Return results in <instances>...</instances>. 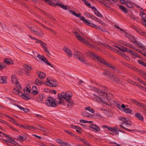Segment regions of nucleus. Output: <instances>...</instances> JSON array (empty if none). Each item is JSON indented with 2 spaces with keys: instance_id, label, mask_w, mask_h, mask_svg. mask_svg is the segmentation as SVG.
I'll return each mask as SVG.
<instances>
[{
  "instance_id": "obj_18",
  "label": "nucleus",
  "mask_w": 146,
  "mask_h": 146,
  "mask_svg": "<svg viewBox=\"0 0 146 146\" xmlns=\"http://www.w3.org/2000/svg\"><path fill=\"white\" fill-rule=\"evenodd\" d=\"M89 127L94 129L95 131L97 132H98L100 130V129L99 127L94 124L90 125Z\"/></svg>"
},
{
  "instance_id": "obj_25",
  "label": "nucleus",
  "mask_w": 146,
  "mask_h": 146,
  "mask_svg": "<svg viewBox=\"0 0 146 146\" xmlns=\"http://www.w3.org/2000/svg\"><path fill=\"white\" fill-rule=\"evenodd\" d=\"M21 96L22 98L26 100H28L31 98V96L29 95L26 94H22Z\"/></svg>"
},
{
  "instance_id": "obj_61",
  "label": "nucleus",
  "mask_w": 146,
  "mask_h": 146,
  "mask_svg": "<svg viewBox=\"0 0 146 146\" xmlns=\"http://www.w3.org/2000/svg\"><path fill=\"white\" fill-rule=\"evenodd\" d=\"M100 110H103L104 111H103V112L106 113V114H107V115H108V113L109 112V111H107V110H103V109H101V108H99Z\"/></svg>"
},
{
  "instance_id": "obj_4",
  "label": "nucleus",
  "mask_w": 146,
  "mask_h": 146,
  "mask_svg": "<svg viewBox=\"0 0 146 146\" xmlns=\"http://www.w3.org/2000/svg\"><path fill=\"white\" fill-rule=\"evenodd\" d=\"M74 33L75 34L76 38L79 41L85 44L86 45L89 47H93V45L91 44L87 40H86V39L82 36H80V35L77 32L75 31Z\"/></svg>"
},
{
  "instance_id": "obj_9",
  "label": "nucleus",
  "mask_w": 146,
  "mask_h": 146,
  "mask_svg": "<svg viewBox=\"0 0 146 146\" xmlns=\"http://www.w3.org/2000/svg\"><path fill=\"white\" fill-rule=\"evenodd\" d=\"M93 100L94 101H96L98 102H102L103 103L105 104L109 105V104H108L106 102H105L102 100V98L95 94H93Z\"/></svg>"
},
{
  "instance_id": "obj_33",
  "label": "nucleus",
  "mask_w": 146,
  "mask_h": 146,
  "mask_svg": "<svg viewBox=\"0 0 146 146\" xmlns=\"http://www.w3.org/2000/svg\"><path fill=\"white\" fill-rule=\"evenodd\" d=\"M56 5L57 6L60 7L61 8H62L66 10L67 9V6L65 5H64L58 3H56Z\"/></svg>"
},
{
  "instance_id": "obj_41",
  "label": "nucleus",
  "mask_w": 146,
  "mask_h": 146,
  "mask_svg": "<svg viewBox=\"0 0 146 146\" xmlns=\"http://www.w3.org/2000/svg\"><path fill=\"white\" fill-rule=\"evenodd\" d=\"M134 103L137 106H140L141 107H143L144 108H145V106H144L143 105L142 103H139L137 102L136 101H134Z\"/></svg>"
},
{
  "instance_id": "obj_44",
  "label": "nucleus",
  "mask_w": 146,
  "mask_h": 146,
  "mask_svg": "<svg viewBox=\"0 0 146 146\" xmlns=\"http://www.w3.org/2000/svg\"><path fill=\"white\" fill-rule=\"evenodd\" d=\"M6 67V65L3 62L0 63V70H3V69L4 68Z\"/></svg>"
},
{
  "instance_id": "obj_63",
  "label": "nucleus",
  "mask_w": 146,
  "mask_h": 146,
  "mask_svg": "<svg viewBox=\"0 0 146 146\" xmlns=\"http://www.w3.org/2000/svg\"><path fill=\"white\" fill-rule=\"evenodd\" d=\"M35 42L36 43L41 44V43L42 42V41L39 40L37 39L36 38H35Z\"/></svg>"
},
{
  "instance_id": "obj_6",
  "label": "nucleus",
  "mask_w": 146,
  "mask_h": 146,
  "mask_svg": "<svg viewBox=\"0 0 146 146\" xmlns=\"http://www.w3.org/2000/svg\"><path fill=\"white\" fill-rule=\"evenodd\" d=\"M44 84L46 85L51 87H56L58 86V83L56 81L53 79H50L49 78L47 79Z\"/></svg>"
},
{
  "instance_id": "obj_46",
  "label": "nucleus",
  "mask_w": 146,
  "mask_h": 146,
  "mask_svg": "<svg viewBox=\"0 0 146 146\" xmlns=\"http://www.w3.org/2000/svg\"><path fill=\"white\" fill-rule=\"evenodd\" d=\"M38 126L40 128L39 129L40 130L42 131H43L44 132H46V133L48 132V130H47V129H45L40 126L38 125Z\"/></svg>"
},
{
  "instance_id": "obj_24",
  "label": "nucleus",
  "mask_w": 146,
  "mask_h": 146,
  "mask_svg": "<svg viewBox=\"0 0 146 146\" xmlns=\"http://www.w3.org/2000/svg\"><path fill=\"white\" fill-rule=\"evenodd\" d=\"M98 45H102L104 46H106V47H107L108 48L110 49L113 50V51H114L115 52H116L117 51V50L114 49V48L111 47V46H110L108 45H107L106 44H104L103 43H101V42H99L98 43Z\"/></svg>"
},
{
  "instance_id": "obj_27",
  "label": "nucleus",
  "mask_w": 146,
  "mask_h": 146,
  "mask_svg": "<svg viewBox=\"0 0 146 146\" xmlns=\"http://www.w3.org/2000/svg\"><path fill=\"white\" fill-rule=\"evenodd\" d=\"M33 93L35 95H36L38 93L37 87L36 86H33L32 89Z\"/></svg>"
},
{
  "instance_id": "obj_37",
  "label": "nucleus",
  "mask_w": 146,
  "mask_h": 146,
  "mask_svg": "<svg viewBox=\"0 0 146 146\" xmlns=\"http://www.w3.org/2000/svg\"><path fill=\"white\" fill-rule=\"evenodd\" d=\"M13 93L18 95H19L20 92L19 90L17 89L16 88H14L13 91Z\"/></svg>"
},
{
  "instance_id": "obj_26",
  "label": "nucleus",
  "mask_w": 146,
  "mask_h": 146,
  "mask_svg": "<svg viewBox=\"0 0 146 146\" xmlns=\"http://www.w3.org/2000/svg\"><path fill=\"white\" fill-rule=\"evenodd\" d=\"M82 115L84 117H90L91 115V114L90 113L85 111H83L82 112Z\"/></svg>"
},
{
  "instance_id": "obj_47",
  "label": "nucleus",
  "mask_w": 146,
  "mask_h": 146,
  "mask_svg": "<svg viewBox=\"0 0 146 146\" xmlns=\"http://www.w3.org/2000/svg\"><path fill=\"white\" fill-rule=\"evenodd\" d=\"M123 53H124L125 52H128L129 50H127V48L125 47H121V49L120 50Z\"/></svg>"
},
{
  "instance_id": "obj_58",
  "label": "nucleus",
  "mask_w": 146,
  "mask_h": 146,
  "mask_svg": "<svg viewBox=\"0 0 146 146\" xmlns=\"http://www.w3.org/2000/svg\"><path fill=\"white\" fill-rule=\"evenodd\" d=\"M124 104H122L121 106L119 104H118L117 105V107L119 108L120 110L122 111L123 108H122V105H124Z\"/></svg>"
},
{
  "instance_id": "obj_15",
  "label": "nucleus",
  "mask_w": 146,
  "mask_h": 146,
  "mask_svg": "<svg viewBox=\"0 0 146 146\" xmlns=\"http://www.w3.org/2000/svg\"><path fill=\"white\" fill-rule=\"evenodd\" d=\"M11 80L12 82L16 85H17L19 82L18 81L17 79V78L16 76L14 75L13 74L11 77Z\"/></svg>"
},
{
  "instance_id": "obj_38",
  "label": "nucleus",
  "mask_w": 146,
  "mask_h": 146,
  "mask_svg": "<svg viewBox=\"0 0 146 146\" xmlns=\"http://www.w3.org/2000/svg\"><path fill=\"white\" fill-rule=\"evenodd\" d=\"M140 15L142 18V21H143L144 19L146 18V14L144 12L140 13Z\"/></svg>"
},
{
  "instance_id": "obj_64",
  "label": "nucleus",
  "mask_w": 146,
  "mask_h": 146,
  "mask_svg": "<svg viewBox=\"0 0 146 146\" xmlns=\"http://www.w3.org/2000/svg\"><path fill=\"white\" fill-rule=\"evenodd\" d=\"M56 142L59 144H60L62 141L59 139H57L56 140Z\"/></svg>"
},
{
  "instance_id": "obj_19",
  "label": "nucleus",
  "mask_w": 146,
  "mask_h": 146,
  "mask_svg": "<svg viewBox=\"0 0 146 146\" xmlns=\"http://www.w3.org/2000/svg\"><path fill=\"white\" fill-rule=\"evenodd\" d=\"M125 37L128 38L132 42H133L136 40L135 37L129 34H127L125 35Z\"/></svg>"
},
{
  "instance_id": "obj_34",
  "label": "nucleus",
  "mask_w": 146,
  "mask_h": 146,
  "mask_svg": "<svg viewBox=\"0 0 146 146\" xmlns=\"http://www.w3.org/2000/svg\"><path fill=\"white\" fill-rule=\"evenodd\" d=\"M133 43L137 46L140 47V48H143V46L142 44H140L136 40L134 41Z\"/></svg>"
},
{
  "instance_id": "obj_57",
  "label": "nucleus",
  "mask_w": 146,
  "mask_h": 146,
  "mask_svg": "<svg viewBox=\"0 0 146 146\" xmlns=\"http://www.w3.org/2000/svg\"><path fill=\"white\" fill-rule=\"evenodd\" d=\"M88 6H90L91 5L86 0H82Z\"/></svg>"
},
{
  "instance_id": "obj_10",
  "label": "nucleus",
  "mask_w": 146,
  "mask_h": 146,
  "mask_svg": "<svg viewBox=\"0 0 146 146\" xmlns=\"http://www.w3.org/2000/svg\"><path fill=\"white\" fill-rule=\"evenodd\" d=\"M37 57L39 59L44 62L47 65L51 66L52 67H53V66L48 62L46 58L44 55H41L40 54H38L37 55Z\"/></svg>"
},
{
  "instance_id": "obj_8",
  "label": "nucleus",
  "mask_w": 146,
  "mask_h": 146,
  "mask_svg": "<svg viewBox=\"0 0 146 146\" xmlns=\"http://www.w3.org/2000/svg\"><path fill=\"white\" fill-rule=\"evenodd\" d=\"M74 56L76 57L81 62L84 63L86 61V59L83 57V54L78 51L75 50L74 54Z\"/></svg>"
},
{
  "instance_id": "obj_59",
  "label": "nucleus",
  "mask_w": 146,
  "mask_h": 146,
  "mask_svg": "<svg viewBox=\"0 0 146 146\" xmlns=\"http://www.w3.org/2000/svg\"><path fill=\"white\" fill-rule=\"evenodd\" d=\"M31 126L27 125H24V128L25 129H27L29 130H31Z\"/></svg>"
},
{
  "instance_id": "obj_30",
  "label": "nucleus",
  "mask_w": 146,
  "mask_h": 146,
  "mask_svg": "<svg viewBox=\"0 0 146 146\" xmlns=\"http://www.w3.org/2000/svg\"><path fill=\"white\" fill-rule=\"evenodd\" d=\"M84 109L85 110L88 111L92 113H94L95 112L94 110L92 108H90L89 106H88L84 108Z\"/></svg>"
},
{
  "instance_id": "obj_56",
  "label": "nucleus",
  "mask_w": 146,
  "mask_h": 146,
  "mask_svg": "<svg viewBox=\"0 0 146 146\" xmlns=\"http://www.w3.org/2000/svg\"><path fill=\"white\" fill-rule=\"evenodd\" d=\"M71 127L73 128H74V129H81V128L79 127V126H75V125H71Z\"/></svg>"
},
{
  "instance_id": "obj_55",
  "label": "nucleus",
  "mask_w": 146,
  "mask_h": 146,
  "mask_svg": "<svg viewBox=\"0 0 146 146\" xmlns=\"http://www.w3.org/2000/svg\"><path fill=\"white\" fill-rule=\"evenodd\" d=\"M85 24L90 26H91V27H93V25H94V24H93L89 22V21H87V22Z\"/></svg>"
},
{
  "instance_id": "obj_23",
  "label": "nucleus",
  "mask_w": 146,
  "mask_h": 146,
  "mask_svg": "<svg viewBox=\"0 0 146 146\" xmlns=\"http://www.w3.org/2000/svg\"><path fill=\"white\" fill-rule=\"evenodd\" d=\"M128 52L132 54V57L134 58L139 57L138 53L136 52H133L131 50H129L128 51Z\"/></svg>"
},
{
  "instance_id": "obj_21",
  "label": "nucleus",
  "mask_w": 146,
  "mask_h": 146,
  "mask_svg": "<svg viewBox=\"0 0 146 146\" xmlns=\"http://www.w3.org/2000/svg\"><path fill=\"white\" fill-rule=\"evenodd\" d=\"M126 4L128 7L131 8L133 7L135 5L134 3L130 1H126Z\"/></svg>"
},
{
  "instance_id": "obj_53",
  "label": "nucleus",
  "mask_w": 146,
  "mask_h": 146,
  "mask_svg": "<svg viewBox=\"0 0 146 146\" xmlns=\"http://www.w3.org/2000/svg\"><path fill=\"white\" fill-rule=\"evenodd\" d=\"M125 45L133 49H135V47L133 46L132 45H131L130 44H129V43H127L126 42V43L125 44Z\"/></svg>"
},
{
  "instance_id": "obj_35",
  "label": "nucleus",
  "mask_w": 146,
  "mask_h": 146,
  "mask_svg": "<svg viewBox=\"0 0 146 146\" xmlns=\"http://www.w3.org/2000/svg\"><path fill=\"white\" fill-rule=\"evenodd\" d=\"M94 13L98 17H102L103 15L100 13V12L96 9H95L94 10Z\"/></svg>"
},
{
  "instance_id": "obj_48",
  "label": "nucleus",
  "mask_w": 146,
  "mask_h": 146,
  "mask_svg": "<svg viewBox=\"0 0 146 146\" xmlns=\"http://www.w3.org/2000/svg\"><path fill=\"white\" fill-rule=\"evenodd\" d=\"M24 139L23 137L20 135H19L17 139V140L21 142H23L24 141Z\"/></svg>"
},
{
  "instance_id": "obj_52",
  "label": "nucleus",
  "mask_w": 146,
  "mask_h": 146,
  "mask_svg": "<svg viewBox=\"0 0 146 146\" xmlns=\"http://www.w3.org/2000/svg\"><path fill=\"white\" fill-rule=\"evenodd\" d=\"M138 62L139 63L141 64L143 66L145 67H146V63L145 62L140 60H138Z\"/></svg>"
},
{
  "instance_id": "obj_13",
  "label": "nucleus",
  "mask_w": 146,
  "mask_h": 146,
  "mask_svg": "<svg viewBox=\"0 0 146 146\" xmlns=\"http://www.w3.org/2000/svg\"><path fill=\"white\" fill-rule=\"evenodd\" d=\"M40 45L44 48V52L46 54L48 55H50L49 51L46 46V44L43 42L42 41Z\"/></svg>"
},
{
  "instance_id": "obj_62",
  "label": "nucleus",
  "mask_w": 146,
  "mask_h": 146,
  "mask_svg": "<svg viewBox=\"0 0 146 146\" xmlns=\"http://www.w3.org/2000/svg\"><path fill=\"white\" fill-rule=\"evenodd\" d=\"M120 126L123 128L124 129L127 130V131H133V130H129V129H127V128H126L124 126H123L122 125H120Z\"/></svg>"
},
{
  "instance_id": "obj_43",
  "label": "nucleus",
  "mask_w": 146,
  "mask_h": 146,
  "mask_svg": "<svg viewBox=\"0 0 146 146\" xmlns=\"http://www.w3.org/2000/svg\"><path fill=\"white\" fill-rule=\"evenodd\" d=\"M139 74L146 80V72H141Z\"/></svg>"
},
{
  "instance_id": "obj_22",
  "label": "nucleus",
  "mask_w": 146,
  "mask_h": 146,
  "mask_svg": "<svg viewBox=\"0 0 146 146\" xmlns=\"http://www.w3.org/2000/svg\"><path fill=\"white\" fill-rule=\"evenodd\" d=\"M4 63L8 65L12 64L13 63L12 60L8 58L4 59Z\"/></svg>"
},
{
  "instance_id": "obj_50",
  "label": "nucleus",
  "mask_w": 146,
  "mask_h": 146,
  "mask_svg": "<svg viewBox=\"0 0 146 146\" xmlns=\"http://www.w3.org/2000/svg\"><path fill=\"white\" fill-rule=\"evenodd\" d=\"M94 19L96 21H97L98 22L100 23L102 25H104V22L101 21L99 19H98L96 17V18H94Z\"/></svg>"
},
{
  "instance_id": "obj_29",
  "label": "nucleus",
  "mask_w": 146,
  "mask_h": 146,
  "mask_svg": "<svg viewBox=\"0 0 146 146\" xmlns=\"http://www.w3.org/2000/svg\"><path fill=\"white\" fill-rule=\"evenodd\" d=\"M15 105L19 108L21 110L25 112H28L29 111V109L27 108L22 107L17 105Z\"/></svg>"
},
{
  "instance_id": "obj_28",
  "label": "nucleus",
  "mask_w": 146,
  "mask_h": 146,
  "mask_svg": "<svg viewBox=\"0 0 146 146\" xmlns=\"http://www.w3.org/2000/svg\"><path fill=\"white\" fill-rule=\"evenodd\" d=\"M35 83L36 85L39 86H41L43 84V82L42 81L38 79H36Z\"/></svg>"
},
{
  "instance_id": "obj_16",
  "label": "nucleus",
  "mask_w": 146,
  "mask_h": 146,
  "mask_svg": "<svg viewBox=\"0 0 146 146\" xmlns=\"http://www.w3.org/2000/svg\"><path fill=\"white\" fill-rule=\"evenodd\" d=\"M38 78L40 79H42L46 77V75L44 73L42 72L38 71L37 72Z\"/></svg>"
},
{
  "instance_id": "obj_1",
  "label": "nucleus",
  "mask_w": 146,
  "mask_h": 146,
  "mask_svg": "<svg viewBox=\"0 0 146 146\" xmlns=\"http://www.w3.org/2000/svg\"><path fill=\"white\" fill-rule=\"evenodd\" d=\"M89 53L91 54L90 56L94 60H95L97 62H99L101 63H102L106 65L107 66L110 68L112 69V70H113L115 71H116L119 73L121 72L112 65L108 63V62H106L104 59L97 55L94 52H92V51H90Z\"/></svg>"
},
{
  "instance_id": "obj_20",
  "label": "nucleus",
  "mask_w": 146,
  "mask_h": 146,
  "mask_svg": "<svg viewBox=\"0 0 146 146\" xmlns=\"http://www.w3.org/2000/svg\"><path fill=\"white\" fill-rule=\"evenodd\" d=\"M7 81V78L5 76H0V83L2 84L6 83Z\"/></svg>"
},
{
  "instance_id": "obj_32",
  "label": "nucleus",
  "mask_w": 146,
  "mask_h": 146,
  "mask_svg": "<svg viewBox=\"0 0 146 146\" xmlns=\"http://www.w3.org/2000/svg\"><path fill=\"white\" fill-rule=\"evenodd\" d=\"M135 116L138 118L140 120H143V116L140 113H136L135 114Z\"/></svg>"
},
{
  "instance_id": "obj_31",
  "label": "nucleus",
  "mask_w": 146,
  "mask_h": 146,
  "mask_svg": "<svg viewBox=\"0 0 146 146\" xmlns=\"http://www.w3.org/2000/svg\"><path fill=\"white\" fill-rule=\"evenodd\" d=\"M119 8L124 13H127L128 12V10L127 9L124 7L122 5H119Z\"/></svg>"
},
{
  "instance_id": "obj_2",
  "label": "nucleus",
  "mask_w": 146,
  "mask_h": 146,
  "mask_svg": "<svg viewBox=\"0 0 146 146\" xmlns=\"http://www.w3.org/2000/svg\"><path fill=\"white\" fill-rule=\"evenodd\" d=\"M93 90L102 96H106L108 100L110 99L112 94L110 92H108V89L105 86L101 87L99 88H94Z\"/></svg>"
},
{
  "instance_id": "obj_3",
  "label": "nucleus",
  "mask_w": 146,
  "mask_h": 146,
  "mask_svg": "<svg viewBox=\"0 0 146 146\" xmlns=\"http://www.w3.org/2000/svg\"><path fill=\"white\" fill-rule=\"evenodd\" d=\"M72 94L71 92L68 91L66 92H63L60 94L58 95V99L59 101L58 104H60L64 105V100L66 101L71 99L72 96Z\"/></svg>"
},
{
  "instance_id": "obj_12",
  "label": "nucleus",
  "mask_w": 146,
  "mask_h": 146,
  "mask_svg": "<svg viewBox=\"0 0 146 146\" xmlns=\"http://www.w3.org/2000/svg\"><path fill=\"white\" fill-rule=\"evenodd\" d=\"M66 102H67V107L68 108L70 109L73 108L75 105L74 101L72 100L71 98L66 101Z\"/></svg>"
},
{
  "instance_id": "obj_39",
  "label": "nucleus",
  "mask_w": 146,
  "mask_h": 146,
  "mask_svg": "<svg viewBox=\"0 0 146 146\" xmlns=\"http://www.w3.org/2000/svg\"><path fill=\"white\" fill-rule=\"evenodd\" d=\"M80 121V123H93V121H88L84 119H81Z\"/></svg>"
},
{
  "instance_id": "obj_51",
  "label": "nucleus",
  "mask_w": 146,
  "mask_h": 146,
  "mask_svg": "<svg viewBox=\"0 0 146 146\" xmlns=\"http://www.w3.org/2000/svg\"><path fill=\"white\" fill-rule=\"evenodd\" d=\"M137 80L143 84L144 86L146 87V83L143 80H142L140 78H138Z\"/></svg>"
},
{
  "instance_id": "obj_42",
  "label": "nucleus",
  "mask_w": 146,
  "mask_h": 146,
  "mask_svg": "<svg viewBox=\"0 0 146 146\" xmlns=\"http://www.w3.org/2000/svg\"><path fill=\"white\" fill-rule=\"evenodd\" d=\"M23 66L25 69L29 71H31L32 70L31 67L27 64L24 65Z\"/></svg>"
},
{
  "instance_id": "obj_11",
  "label": "nucleus",
  "mask_w": 146,
  "mask_h": 146,
  "mask_svg": "<svg viewBox=\"0 0 146 146\" xmlns=\"http://www.w3.org/2000/svg\"><path fill=\"white\" fill-rule=\"evenodd\" d=\"M0 135L1 136L5 137L7 138V139H9V142L12 143L13 144L15 145H18V143L16 142L15 141H14L8 135H6L0 131Z\"/></svg>"
},
{
  "instance_id": "obj_45",
  "label": "nucleus",
  "mask_w": 146,
  "mask_h": 146,
  "mask_svg": "<svg viewBox=\"0 0 146 146\" xmlns=\"http://www.w3.org/2000/svg\"><path fill=\"white\" fill-rule=\"evenodd\" d=\"M24 93L26 94H28L30 93V89L28 88H26L23 90Z\"/></svg>"
},
{
  "instance_id": "obj_60",
  "label": "nucleus",
  "mask_w": 146,
  "mask_h": 146,
  "mask_svg": "<svg viewBox=\"0 0 146 146\" xmlns=\"http://www.w3.org/2000/svg\"><path fill=\"white\" fill-rule=\"evenodd\" d=\"M80 19L81 20H83L85 22V23L87 21L84 17H80Z\"/></svg>"
},
{
  "instance_id": "obj_17",
  "label": "nucleus",
  "mask_w": 146,
  "mask_h": 146,
  "mask_svg": "<svg viewBox=\"0 0 146 146\" xmlns=\"http://www.w3.org/2000/svg\"><path fill=\"white\" fill-rule=\"evenodd\" d=\"M122 107L123 108L122 111L126 113H130L132 112V111L129 108H126V106L125 104L124 105H122Z\"/></svg>"
},
{
  "instance_id": "obj_54",
  "label": "nucleus",
  "mask_w": 146,
  "mask_h": 146,
  "mask_svg": "<svg viewBox=\"0 0 146 146\" xmlns=\"http://www.w3.org/2000/svg\"><path fill=\"white\" fill-rule=\"evenodd\" d=\"M85 24L90 26H91V27H93V25H94V24H93L89 22V21H87V22Z\"/></svg>"
},
{
  "instance_id": "obj_49",
  "label": "nucleus",
  "mask_w": 146,
  "mask_h": 146,
  "mask_svg": "<svg viewBox=\"0 0 146 146\" xmlns=\"http://www.w3.org/2000/svg\"><path fill=\"white\" fill-rule=\"evenodd\" d=\"M117 130H117V127H114V129L113 130V131L112 132L115 133V134L116 135H118L119 133L117 131Z\"/></svg>"
},
{
  "instance_id": "obj_14",
  "label": "nucleus",
  "mask_w": 146,
  "mask_h": 146,
  "mask_svg": "<svg viewBox=\"0 0 146 146\" xmlns=\"http://www.w3.org/2000/svg\"><path fill=\"white\" fill-rule=\"evenodd\" d=\"M63 49L68 57H70L72 56V53L69 49L68 48L66 47H65L63 48Z\"/></svg>"
},
{
  "instance_id": "obj_36",
  "label": "nucleus",
  "mask_w": 146,
  "mask_h": 146,
  "mask_svg": "<svg viewBox=\"0 0 146 146\" xmlns=\"http://www.w3.org/2000/svg\"><path fill=\"white\" fill-rule=\"evenodd\" d=\"M111 78L112 80L117 83H119L120 82V80L119 78L115 76H111Z\"/></svg>"
},
{
  "instance_id": "obj_7",
  "label": "nucleus",
  "mask_w": 146,
  "mask_h": 146,
  "mask_svg": "<svg viewBox=\"0 0 146 146\" xmlns=\"http://www.w3.org/2000/svg\"><path fill=\"white\" fill-rule=\"evenodd\" d=\"M119 119L123 122L122 123V124H124L127 127L130 126L131 125V123L129 121V118L120 116L119 118Z\"/></svg>"
},
{
  "instance_id": "obj_40",
  "label": "nucleus",
  "mask_w": 146,
  "mask_h": 146,
  "mask_svg": "<svg viewBox=\"0 0 146 146\" xmlns=\"http://www.w3.org/2000/svg\"><path fill=\"white\" fill-rule=\"evenodd\" d=\"M33 32L34 33V34H35L37 36H42L44 34L43 33H40L37 32V31H36L35 30H33Z\"/></svg>"
},
{
  "instance_id": "obj_5",
  "label": "nucleus",
  "mask_w": 146,
  "mask_h": 146,
  "mask_svg": "<svg viewBox=\"0 0 146 146\" xmlns=\"http://www.w3.org/2000/svg\"><path fill=\"white\" fill-rule=\"evenodd\" d=\"M55 100L51 97H48L46 101L47 106L49 107H55L57 105V103H55Z\"/></svg>"
}]
</instances>
